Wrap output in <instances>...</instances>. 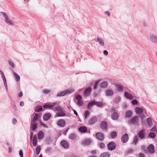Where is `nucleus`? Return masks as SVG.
Returning <instances> with one entry per match:
<instances>
[{
  "mask_svg": "<svg viewBox=\"0 0 157 157\" xmlns=\"http://www.w3.org/2000/svg\"><path fill=\"white\" fill-rule=\"evenodd\" d=\"M43 110V108L41 106L38 105H37L35 109V111L37 112H39L42 111Z\"/></svg>",
  "mask_w": 157,
  "mask_h": 157,
  "instance_id": "obj_33",
  "label": "nucleus"
},
{
  "mask_svg": "<svg viewBox=\"0 0 157 157\" xmlns=\"http://www.w3.org/2000/svg\"><path fill=\"white\" fill-rule=\"evenodd\" d=\"M0 74H1V75L2 77V79H5L6 78L5 77V76L4 75V73H3V72L2 71H0Z\"/></svg>",
  "mask_w": 157,
  "mask_h": 157,
  "instance_id": "obj_52",
  "label": "nucleus"
},
{
  "mask_svg": "<svg viewBox=\"0 0 157 157\" xmlns=\"http://www.w3.org/2000/svg\"><path fill=\"white\" fill-rule=\"evenodd\" d=\"M40 124L41 126H43L44 127H46L47 128L48 127V126H46L45 124L41 122H40Z\"/></svg>",
  "mask_w": 157,
  "mask_h": 157,
  "instance_id": "obj_60",
  "label": "nucleus"
},
{
  "mask_svg": "<svg viewBox=\"0 0 157 157\" xmlns=\"http://www.w3.org/2000/svg\"><path fill=\"white\" fill-rule=\"evenodd\" d=\"M91 140L89 139H88L85 140L81 141V144L83 145H89L91 143Z\"/></svg>",
  "mask_w": 157,
  "mask_h": 157,
  "instance_id": "obj_16",
  "label": "nucleus"
},
{
  "mask_svg": "<svg viewBox=\"0 0 157 157\" xmlns=\"http://www.w3.org/2000/svg\"><path fill=\"white\" fill-rule=\"evenodd\" d=\"M17 120L15 118H13V119L12 122L13 124H15L17 123Z\"/></svg>",
  "mask_w": 157,
  "mask_h": 157,
  "instance_id": "obj_59",
  "label": "nucleus"
},
{
  "mask_svg": "<svg viewBox=\"0 0 157 157\" xmlns=\"http://www.w3.org/2000/svg\"><path fill=\"white\" fill-rule=\"evenodd\" d=\"M132 103L133 105H137L138 104V102L137 100L136 99H134L132 101Z\"/></svg>",
  "mask_w": 157,
  "mask_h": 157,
  "instance_id": "obj_51",
  "label": "nucleus"
},
{
  "mask_svg": "<svg viewBox=\"0 0 157 157\" xmlns=\"http://www.w3.org/2000/svg\"><path fill=\"white\" fill-rule=\"evenodd\" d=\"M150 40L152 42L157 44V37L154 35H151L150 37Z\"/></svg>",
  "mask_w": 157,
  "mask_h": 157,
  "instance_id": "obj_15",
  "label": "nucleus"
},
{
  "mask_svg": "<svg viewBox=\"0 0 157 157\" xmlns=\"http://www.w3.org/2000/svg\"><path fill=\"white\" fill-rule=\"evenodd\" d=\"M19 154L21 157H23V153L22 150H20L19 152Z\"/></svg>",
  "mask_w": 157,
  "mask_h": 157,
  "instance_id": "obj_57",
  "label": "nucleus"
},
{
  "mask_svg": "<svg viewBox=\"0 0 157 157\" xmlns=\"http://www.w3.org/2000/svg\"><path fill=\"white\" fill-rule=\"evenodd\" d=\"M110 153L108 152H105L101 153L99 157H109Z\"/></svg>",
  "mask_w": 157,
  "mask_h": 157,
  "instance_id": "obj_24",
  "label": "nucleus"
},
{
  "mask_svg": "<svg viewBox=\"0 0 157 157\" xmlns=\"http://www.w3.org/2000/svg\"><path fill=\"white\" fill-rule=\"evenodd\" d=\"M129 139L128 135L126 133L123 135L121 138V141L123 143H126L128 140Z\"/></svg>",
  "mask_w": 157,
  "mask_h": 157,
  "instance_id": "obj_8",
  "label": "nucleus"
},
{
  "mask_svg": "<svg viewBox=\"0 0 157 157\" xmlns=\"http://www.w3.org/2000/svg\"><path fill=\"white\" fill-rule=\"evenodd\" d=\"M108 124L105 121H103L101 122V128L103 129L105 131L108 129Z\"/></svg>",
  "mask_w": 157,
  "mask_h": 157,
  "instance_id": "obj_7",
  "label": "nucleus"
},
{
  "mask_svg": "<svg viewBox=\"0 0 157 157\" xmlns=\"http://www.w3.org/2000/svg\"><path fill=\"white\" fill-rule=\"evenodd\" d=\"M138 137L140 139H143L145 135V130L144 129H142L138 132Z\"/></svg>",
  "mask_w": 157,
  "mask_h": 157,
  "instance_id": "obj_11",
  "label": "nucleus"
},
{
  "mask_svg": "<svg viewBox=\"0 0 157 157\" xmlns=\"http://www.w3.org/2000/svg\"><path fill=\"white\" fill-rule=\"evenodd\" d=\"M9 63L12 68H14V65L13 63V62L10 60H9Z\"/></svg>",
  "mask_w": 157,
  "mask_h": 157,
  "instance_id": "obj_49",
  "label": "nucleus"
},
{
  "mask_svg": "<svg viewBox=\"0 0 157 157\" xmlns=\"http://www.w3.org/2000/svg\"><path fill=\"white\" fill-rule=\"evenodd\" d=\"M156 130V126L154 125L153 127L151 129V131L152 132H155Z\"/></svg>",
  "mask_w": 157,
  "mask_h": 157,
  "instance_id": "obj_55",
  "label": "nucleus"
},
{
  "mask_svg": "<svg viewBox=\"0 0 157 157\" xmlns=\"http://www.w3.org/2000/svg\"><path fill=\"white\" fill-rule=\"evenodd\" d=\"M24 102L23 101H21L20 102V105L21 106H23L24 105Z\"/></svg>",
  "mask_w": 157,
  "mask_h": 157,
  "instance_id": "obj_64",
  "label": "nucleus"
},
{
  "mask_svg": "<svg viewBox=\"0 0 157 157\" xmlns=\"http://www.w3.org/2000/svg\"><path fill=\"white\" fill-rule=\"evenodd\" d=\"M92 90V88L90 87H89L86 88L84 91V95L85 96L88 97L89 96L91 93Z\"/></svg>",
  "mask_w": 157,
  "mask_h": 157,
  "instance_id": "obj_9",
  "label": "nucleus"
},
{
  "mask_svg": "<svg viewBox=\"0 0 157 157\" xmlns=\"http://www.w3.org/2000/svg\"><path fill=\"white\" fill-rule=\"evenodd\" d=\"M108 82L106 81H104L101 82L99 84V86L101 88H106L108 86Z\"/></svg>",
  "mask_w": 157,
  "mask_h": 157,
  "instance_id": "obj_21",
  "label": "nucleus"
},
{
  "mask_svg": "<svg viewBox=\"0 0 157 157\" xmlns=\"http://www.w3.org/2000/svg\"><path fill=\"white\" fill-rule=\"evenodd\" d=\"M97 121V118L96 117H93L89 120V123L90 124L92 125L94 124Z\"/></svg>",
  "mask_w": 157,
  "mask_h": 157,
  "instance_id": "obj_14",
  "label": "nucleus"
},
{
  "mask_svg": "<svg viewBox=\"0 0 157 157\" xmlns=\"http://www.w3.org/2000/svg\"><path fill=\"white\" fill-rule=\"evenodd\" d=\"M41 150V147L40 145L37 146L36 147V154L37 155H39L40 154V151Z\"/></svg>",
  "mask_w": 157,
  "mask_h": 157,
  "instance_id": "obj_39",
  "label": "nucleus"
},
{
  "mask_svg": "<svg viewBox=\"0 0 157 157\" xmlns=\"http://www.w3.org/2000/svg\"><path fill=\"white\" fill-rule=\"evenodd\" d=\"M37 127V124L36 122L31 123L30 128L33 131H34Z\"/></svg>",
  "mask_w": 157,
  "mask_h": 157,
  "instance_id": "obj_27",
  "label": "nucleus"
},
{
  "mask_svg": "<svg viewBox=\"0 0 157 157\" xmlns=\"http://www.w3.org/2000/svg\"><path fill=\"white\" fill-rule=\"evenodd\" d=\"M59 112H57L56 114L57 116L59 117H63L65 116V113L62 111H59Z\"/></svg>",
  "mask_w": 157,
  "mask_h": 157,
  "instance_id": "obj_32",
  "label": "nucleus"
},
{
  "mask_svg": "<svg viewBox=\"0 0 157 157\" xmlns=\"http://www.w3.org/2000/svg\"><path fill=\"white\" fill-rule=\"evenodd\" d=\"M106 94L107 96H112L113 94V91L111 90H107L105 91Z\"/></svg>",
  "mask_w": 157,
  "mask_h": 157,
  "instance_id": "obj_31",
  "label": "nucleus"
},
{
  "mask_svg": "<svg viewBox=\"0 0 157 157\" xmlns=\"http://www.w3.org/2000/svg\"><path fill=\"white\" fill-rule=\"evenodd\" d=\"M147 150L150 154H153L155 152V147L152 144L149 145L147 147Z\"/></svg>",
  "mask_w": 157,
  "mask_h": 157,
  "instance_id": "obj_5",
  "label": "nucleus"
},
{
  "mask_svg": "<svg viewBox=\"0 0 157 157\" xmlns=\"http://www.w3.org/2000/svg\"><path fill=\"white\" fill-rule=\"evenodd\" d=\"M51 109L53 110V111H62V108L60 107V106H57V107H52L51 108Z\"/></svg>",
  "mask_w": 157,
  "mask_h": 157,
  "instance_id": "obj_29",
  "label": "nucleus"
},
{
  "mask_svg": "<svg viewBox=\"0 0 157 157\" xmlns=\"http://www.w3.org/2000/svg\"><path fill=\"white\" fill-rule=\"evenodd\" d=\"M50 92V91L49 90H43V93L45 94H48Z\"/></svg>",
  "mask_w": 157,
  "mask_h": 157,
  "instance_id": "obj_56",
  "label": "nucleus"
},
{
  "mask_svg": "<svg viewBox=\"0 0 157 157\" xmlns=\"http://www.w3.org/2000/svg\"><path fill=\"white\" fill-rule=\"evenodd\" d=\"M124 96L126 98L130 100H132L133 98L132 96L130 94L127 92H125L124 93Z\"/></svg>",
  "mask_w": 157,
  "mask_h": 157,
  "instance_id": "obj_19",
  "label": "nucleus"
},
{
  "mask_svg": "<svg viewBox=\"0 0 157 157\" xmlns=\"http://www.w3.org/2000/svg\"><path fill=\"white\" fill-rule=\"evenodd\" d=\"M38 114L37 113H36L33 118L32 119V121L33 122H35L36 121L38 120Z\"/></svg>",
  "mask_w": 157,
  "mask_h": 157,
  "instance_id": "obj_38",
  "label": "nucleus"
},
{
  "mask_svg": "<svg viewBox=\"0 0 157 157\" xmlns=\"http://www.w3.org/2000/svg\"><path fill=\"white\" fill-rule=\"evenodd\" d=\"M110 111L111 112H116V110L115 109V108L114 107H112Z\"/></svg>",
  "mask_w": 157,
  "mask_h": 157,
  "instance_id": "obj_63",
  "label": "nucleus"
},
{
  "mask_svg": "<svg viewBox=\"0 0 157 157\" xmlns=\"http://www.w3.org/2000/svg\"><path fill=\"white\" fill-rule=\"evenodd\" d=\"M3 82H4V85L5 86L6 88V89L7 90H8V88H7V82H6V78L5 79H3Z\"/></svg>",
  "mask_w": 157,
  "mask_h": 157,
  "instance_id": "obj_47",
  "label": "nucleus"
},
{
  "mask_svg": "<svg viewBox=\"0 0 157 157\" xmlns=\"http://www.w3.org/2000/svg\"><path fill=\"white\" fill-rule=\"evenodd\" d=\"M76 99L78 100H81V99H82V97L80 95H78L76 96Z\"/></svg>",
  "mask_w": 157,
  "mask_h": 157,
  "instance_id": "obj_54",
  "label": "nucleus"
},
{
  "mask_svg": "<svg viewBox=\"0 0 157 157\" xmlns=\"http://www.w3.org/2000/svg\"><path fill=\"white\" fill-rule=\"evenodd\" d=\"M99 147L101 149H104L105 147V144L103 142H101L99 144Z\"/></svg>",
  "mask_w": 157,
  "mask_h": 157,
  "instance_id": "obj_45",
  "label": "nucleus"
},
{
  "mask_svg": "<svg viewBox=\"0 0 157 157\" xmlns=\"http://www.w3.org/2000/svg\"><path fill=\"white\" fill-rule=\"evenodd\" d=\"M95 136L97 139L100 141H102L104 140V137L103 134L101 132H97L95 134Z\"/></svg>",
  "mask_w": 157,
  "mask_h": 157,
  "instance_id": "obj_6",
  "label": "nucleus"
},
{
  "mask_svg": "<svg viewBox=\"0 0 157 157\" xmlns=\"http://www.w3.org/2000/svg\"><path fill=\"white\" fill-rule=\"evenodd\" d=\"M135 111L137 114H140L143 112V109L137 107L135 108Z\"/></svg>",
  "mask_w": 157,
  "mask_h": 157,
  "instance_id": "obj_17",
  "label": "nucleus"
},
{
  "mask_svg": "<svg viewBox=\"0 0 157 157\" xmlns=\"http://www.w3.org/2000/svg\"><path fill=\"white\" fill-rule=\"evenodd\" d=\"M132 115V112L130 110H128L125 113V117L127 118L130 117Z\"/></svg>",
  "mask_w": 157,
  "mask_h": 157,
  "instance_id": "obj_25",
  "label": "nucleus"
},
{
  "mask_svg": "<svg viewBox=\"0 0 157 157\" xmlns=\"http://www.w3.org/2000/svg\"><path fill=\"white\" fill-rule=\"evenodd\" d=\"M76 137V135L73 133L70 134L69 136V138L72 140H75Z\"/></svg>",
  "mask_w": 157,
  "mask_h": 157,
  "instance_id": "obj_35",
  "label": "nucleus"
},
{
  "mask_svg": "<svg viewBox=\"0 0 157 157\" xmlns=\"http://www.w3.org/2000/svg\"><path fill=\"white\" fill-rule=\"evenodd\" d=\"M84 104V102L82 100H78L77 101V104L79 106H82Z\"/></svg>",
  "mask_w": 157,
  "mask_h": 157,
  "instance_id": "obj_43",
  "label": "nucleus"
},
{
  "mask_svg": "<svg viewBox=\"0 0 157 157\" xmlns=\"http://www.w3.org/2000/svg\"><path fill=\"white\" fill-rule=\"evenodd\" d=\"M43 107L44 108H50L51 109V107H52V105H50V104H47L44 105H43Z\"/></svg>",
  "mask_w": 157,
  "mask_h": 157,
  "instance_id": "obj_48",
  "label": "nucleus"
},
{
  "mask_svg": "<svg viewBox=\"0 0 157 157\" xmlns=\"http://www.w3.org/2000/svg\"><path fill=\"white\" fill-rule=\"evenodd\" d=\"M37 140L36 135H34L33 137V143L34 146H36L37 143Z\"/></svg>",
  "mask_w": 157,
  "mask_h": 157,
  "instance_id": "obj_22",
  "label": "nucleus"
},
{
  "mask_svg": "<svg viewBox=\"0 0 157 157\" xmlns=\"http://www.w3.org/2000/svg\"><path fill=\"white\" fill-rule=\"evenodd\" d=\"M78 130L80 132L84 133L87 132V128L85 126H81L78 128Z\"/></svg>",
  "mask_w": 157,
  "mask_h": 157,
  "instance_id": "obj_20",
  "label": "nucleus"
},
{
  "mask_svg": "<svg viewBox=\"0 0 157 157\" xmlns=\"http://www.w3.org/2000/svg\"><path fill=\"white\" fill-rule=\"evenodd\" d=\"M144 155L142 153H140L139 154V157H145Z\"/></svg>",
  "mask_w": 157,
  "mask_h": 157,
  "instance_id": "obj_61",
  "label": "nucleus"
},
{
  "mask_svg": "<svg viewBox=\"0 0 157 157\" xmlns=\"http://www.w3.org/2000/svg\"><path fill=\"white\" fill-rule=\"evenodd\" d=\"M0 13L4 17V21L7 24L12 26L14 25V24L11 21L9 20L8 16L6 15V13L3 12H1Z\"/></svg>",
  "mask_w": 157,
  "mask_h": 157,
  "instance_id": "obj_3",
  "label": "nucleus"
},
{
  "mask_svg": "<svg viewBox=\"0 0 157 157\" xmlns=\"http://www.w3.org/2000/svg\"><path fill=\"white\" fill-rule=\"evenodd\" d=\"M95 100H93L90 102L87 105V109H90V108L93 105H95Z\"/></svg>",
  "mask_w": 157,
  "mask_h": 157,
  "instance_id": "obj_30",
  "label": "nucleus"
},
{
  "mask_svg": "<svg viewBox=\"0 0 157 157\" xmlns=\"http://www.w3.org/2000/svg\"><path fill=\"white\" fill-rule=\"evenodd\" d=\"M52 149V148L50 147H48L46 149V151L47 152H49Z\"/></svg>",
  "mask_w": 157,
  "mask_h": 157,
  "instance_id": "obj_58",
  "label": "nucleus"
},
{
  "mask_svg": "<svg viewBox=\"0 0 157 157\" xmlns=\"http://www.w3.org/2000/svg\"><path fill=\"white\" fill-rule=\"evenodd\" d=\"M138 140V137H137V136H135L133 139V144L134 145H136Z\"/></svg>",
  "mask_w": 157,
  "mask_h": 157,
  "instance_id": "obj_42",
  "label": "nucleus"
},
{
  "mask_svg": "<svg viewBox=\"0 0 157 157\" xmlns=\"http://www.w3.org/2000/svg\"><path fill=\"white\" fill-rule=\"evenodd\" d=\"M146 121L148 124V125L149 127H151L152 126L153 123L152 119L151 118H147L146 120Z\"/></svg>",
  "mask_w": 157,
  "mask_h": 157,
  "instance_id": "obj_28",
  "label": "nucleus"
},
{
  "mask_svg": "<svg viewBox=\"0 0 157 157\" xmlns=\"http://www.w3.org/2000/svg\"><path fill=\"white\" fill-rule=\"evenodd\" d=\"M97 40L101 46H103L104 45V40L103 39L98 37L97 38Z\"/></svg>",
  "mask_w": 157,
  "mask_h": 157,
  "instance_id": "obj_26",
  "label": "nucleus"
},
{
  "mask_svg": "<svg viewBox=\"0 0 157 157\" xmlns=\"http://www.w3.org/2000/svg\"><path fill=\"white\" fill-rule=\"evenodd\" d=\"M133 149L132 148H129L127 150L126 152V153L127 154H129L131 153H132L133 152Z\"/></svg>",
  "mask_w": 157,
  "mask_h": 157,
  "instance_id": "obj_50",
  "label": "nucleus"
},
{
  "mask_svg": "<svg viewBox=\"0 0 157 157\" xmlns=\"http://www.w3.org/2000/svg\"><path fill=\"white\" fill-rule=\"evenodd\" d=\"M13 74L15 77L16 81L18 82L20 80V77L19 75L16 72H13Z\"/></svg>",
  "mask_w": 157,
  "mask_h": 157,
  "instance_id": "obj_36",
  "label": "nucleus"
},
{
  "mask_svg": "<svg viewBox=\"0 0 157 157\" xmlns=\"http://www.w3.org/2000/svg\"><path fill=\"white\" fill-rule=\"evenodd\" d=\"M44 136L43 132L42 131H39L37 135V137L39 140L42 139Z\"/></svg>",
  "mask_w": 157,
  "mask_h": 157,
  "instance_id": "obj_23",
  "label": "nucleus"
},
{
  "mask_svg": "<svg viewBox=\"0 0 157 157\" xmlns=\"http://www.w3.org/2000/svg\"><path fill=\"white\" fill-rule=\"evenodd\" d=\"M74 91V90L73 89H67L63 91L58 93L57 95V97L63 96L65 95L71 94Z\"/></svg>",
  "mask_w": 157,
  "mask_h": 157,
  "instance_id": "obj_1",
  "label": "nucleus"
},
{
  "mask_svg": "<svg viewBox=\"0 0 157 157\" xmlns=\"http://www.w3.org/2000/svg\"><path fill=\"white\" fill-rule=\"evenodd\" d=\"M103 53L105 56H107L108 55V52L106 50H104L103 51Z\"/></svg>",
  "mask_w": 157,
  "mask_h": 157,
  "instance_id": "obj_62",
  "label": "nucleus"
},
{
  "mask_svg": "<svg viewBox=\"0 0 157 157\" xmlns=\"http://www.w3.org/2000/svg\"><path fill=\"white\" fill-rule=\"evenodd\" d=\"M116 144L113 141H111L107 145L108 150L109 151L114 150L116 148Z\"/></svg>",
  "mask_w": 157,
  "mask_h": 157,
  "instance_id": "obj_4",
  "label": "nucleus"
},
{
  "mask_svg": "<svg viewBox=\"0 0 157 157\" xmlns=\"http://www.w3.org/2000/svg\"><path fill=\"white\" fill-rule=\"evenodd\" d=\"M116 86L117 88L118 89V91L121 92H122L123 91V88L120 85H116Z\"/></svg>",
  "mask_w": 157,
  "mask_h": 157,
  "instance_id": "obj_44",
  "label": "nucleus"
},
{
  "mask_svg": "<svg viewBox=\"0 0 157 157\" xmlns=\"http://www.w3.org/2000/svg\"><path fill=\"white\" fill-rule=\"evenodd\" d=\"M117 136V133L116 132H112L111 133L110 136L112 139L114 138Z\"/></svg>",
  "mask_w": 157,
  "mask_h": 157,
  "instance_id": "obj_40",
  "label": "nucleus"
},
{
  "mask_svg": "<svg viewBox=\"0 0 157 157\" xmlns=\"http://www.w3.org/2000/svg\"><path fill=\"white\" fill-rule=\"evenodd\" d=\"M61 145L64 148H68L69 147V144L68 142L66 140H63L60 142Z\"/></svg>",
  "mask_w": 157,
  "mask_h": 157,
  "instance_id": "obj_10",
  "label": "nucleus"
},
{
  "mask_svg": "<svg viewBox=\"0 0 157 157\" xmlns=\"http://www.w3.org/2000/svg\"><path fill=\"white\" fill-rule=\"evenodd\" d=\"M121 97L119 96L116 98L114 100V102L116 104H118L119 102L121 100Z\"/></svg>",
  "mask_w": 157,
  "mask_h": 157,
  "instance_id": "obj_34",
  "label": "nucleus"
},
{
  "mask_svg": "<svg viewBox=\"0 0 157 157\" xmlns=\"http://www.w3.org/2000/svg\"><path fill=\"white\" fill-rule=\"evenodd\" d=\"M51 116V115L50 113H46L43 116V120L44 121H48L50 118Z\"/></svg>",
  "mask_w": 157,
  "mask_h": 157,
  "instance_id": "obj_18",
  "label": "nucleus"
},
{
  "mask_svg": "<svg viewBox=\"0 0 157 157\" xmlns=\"http://www.w3.org/2000/svg\"><path fill=\"white\" fill-rule=\"evenodd\" d=\"M128 123L135 126H138L139 124V118L137 116H135L132 117L129 121Z\"/></svg>",
  "mask_w": 157,
  "mask_h": 157,
  "instance_id": "obj_2",
  "label": "nucleus"
},
{
  "mask_svg": "<svg viewBox=\"0 0 157 157\" xmlns=\"http://www.w3.org/2000/svg\"><path fill=\"white\" fill-rule=\"evenodd\" d=\"M156 136L155 133L151 132L149 133L148 136L152 138H154Z\"/></svg>",
  "mask_w": 157,
  "mask_h": 157,
  "instance_id": "obj_41",
  "label": "nucleus"
},
{
  "mask_svg": "<svg viewBox=\"0 0 157 157\" xmlns=\"http://www.w3.org/2000/svg\"><path fill=\"white\" fill-rule=\"evenodd\" d=\"M119 117V114L117 112H113L111 115V118L113 120H117Z\"/></svg>",
  "mask_w": 157,
  "mask_h": 157,
  "instance_id": "obj_13",
  "label": "nucleus"
},
{
  "mask_svg": "<svg viewBox=\"0 0 157 157\" xmlns=\"http://www.w3.org/2000/svg\"><path fill=\"white\" fill-rule=\"evenodd\" d=\"M57 124L61 127H64L66 124L65 120L63 119L59 120L57 122Z\"/></svg>",
  "mask_w": 157,
  "mask_h": 157,
  "instance_id": "obj_12",
  "label": "nucleus"
},
{
  "mask_svg": "<svg viewBox=\"0 0 157 157\" xmlns=\"http://www.w3.org/2000/svg\"><path fill=\"white\" fill-rule=\"evenodd\" d=\"M89 114V111H86V112H85V118H86L88 117Z\"/></svg>",
  "mask_w": 157,
  "mask_h": 157,
  "instance_id": "obj_53",
  "label": "nucleus"
},
{
  "mask_svg": "<svg viewBox=\"0 0 157 157\" xmlns=\"http://www.w3.org/2000/svg\"><path fill=\"white\" fill-rule=\"evenodd\" d=\"M99 81H98L95 82L94 86V90L97 89V87L99 83Z\"/></svg>",
  "mask_w": 157,
  "mask_h": 157,
  "instance_id": "obj_46",
  "label": "nucleus"
},
{
  "mask_svg": "<svg viewBox=\"0 0 157 157\" xmlns=\"http://www.w3.org/2000/svg\"><path fill=\"white\" fill-rule=\"evenodd\" d=\"M95 105L98 107H101L103 105V103L101 102H97L95 101Z\"/></svg>",
  "mask_w": 157,
  "mask_h": 157,
  "instance_id": "obj_37",
  "label": "nucleus"
}]
</instances>
